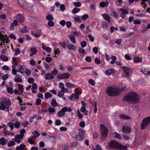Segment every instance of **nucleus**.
<instances>
[{"instance_id": "f257e3e1", "label": "nucleus", "mask_w": 150, "mask_h": 150, "mask_svg": "<svg viewBox=\"0 0 150 150\" xmlns=\"http://www.w3.org/2000/svg\"><path fill=\"white\" fill-rule=\"evenodd\" d=\"M125 86L121 88L116 86H109L107 87L106 92L109 96H115L120 94V92L125 89Z\"/></svg>"}, {"instance_id": "f03ea898", "label": "nucleus", "mask_w": 150, "mask_h": 150, "mask_svg": "<svg viewBox=\"0 0 150 150\" xmlns=\"http://www.w3.org/2000/svg\"><path fill=\"white\" fill-rule=\"evenodd\" d=\"M122 100L128 103L132 102L138 103L139 102V96L136 93H131L125 95L123 98Z\"/></svg>"}, {"instance_id": "7ed1b4c3", "label": "nucleus", "mask_w": 150, "mask_h": 150, "mask_svg": "<svg viewBox=\"0 0 150 150\" xmlns=\"http://www.w3.org/2000/svg\"><path fill=\"white\" fill-rule=\"evenodd\" d=\"M11 104V101L5 98L2 99L0 101V110H5L7 109L8 111H9L8 106Z\"/></svg>"}, {"instance_id": "20e7f679", "label": "nucleus", "mask_w": 150, "mask_h": 150, "mask_svg": "<svg viewBox=\"0 0 150 150\" xmlns=\"http://www.w3.org/2000/svg\"><path fill=\"white\" fill-rule=\"evenodd\" d=\"M108 146L112 149H126V146L120 144L116 141H112L108 144Z\"/></svg>"}, {"instance_id": "39448f33", "label": "nucleus", "mask_w": 150, "mask_h": 150, "mask_svg": "<svg viewBox=\"0 0 150 150\" xmlns=\"http://www.w3.org/2000/svg\"><path fill=\"white\" fill-rule=\"evenodd\" d=\"M25 132V130L24 129H21L20 132V134L15 135L14 139H13L12 140L13 141L14 140L15 142L17 143H20L21 142V140L23 138L24 136V134Z\"/></svg>"}, {"instance_id": "423d86ee", "label": "nucleus", "mask_w": 150, "mask_h": 150, "mask_svg": "<svg viewBox=\"0 0 150 150\" xmlns=\"http://www.w3.org/2000/svg\"><path fill=\"white\" fill-rule=\"evenodd\" d=\"M100 128L101 137L103 139H105L108 136V129L103 125H100Z\"/></svg>"}, {"instance_id": "0eeeda50", "label": "nucleus", "mask_w": 150, "mask_h": 150, "mask_svg": "<svg viewBox=\"0 0 150 150\" xmlns=\"http://www.w3.org/2000/svg\"><path fill=\"white\" fill-rule=\"evenodd\" d=\"M141 125L142 129L150 125V117H149L144 119L142 120Z\"/></svg>"}, {"instance_id": "6e6552de", "label": "nucleus", "mask_w": 150, "mask_h": 150, "mask_svg": "<svg viewBox=\"0 0 150 150\" xmlns=\"http://www.w3.org/2000/svg\"><path fill=\"white\" fill-rule=\"evenodd\" d=\"M121 68L122 70L125 73V76L126 77H129L131 75L132 72V69L130 67H122Z\"/></svg>"}, {"instance_id": "1a4fd4ad", "label": "nucleus", "mask_w": 150, "mask_h": 150, "mask_svg": "<svg viewBox=\"0 0 150 150\" xmlns=\"http://www.w3.org/2000/svg\"><path fill=\"white\" fill-rule=\"evenodd\" d=\"M6 36L0 34V45L2 46L5 45L8 42Z\"/></svg>"}, {"instance_id": "9d476101", "label": "nucleus", "mask_w": 150, "mask_h": 150, "mask_svg": "<svg viewBox=\"0 0 150 150\" xmlns=\"http://www.w3.org/2000/svg\"><path fill=\"white\" fill-rule=\"evenodd\" d=\"M18 3L21 7L24 9H27L28 4L25 0H18Z\"/></svg>"}, {"instance_id": "9b49d317", "label": "nucleus", "mask_w": 150, "mask_h": 150, "mask_svg": "<svg viewBox=\"0 0 150 150\" xmlns=\"http://www.w3.org/2000/svg\"><path fill=\"white\" fill-rule=\"evenodd\" d=\"M67 107L63 108L61 110L58 112L57 115L60 117L63 116L65 115V112L67 111Z\"/></svg>"}, {"instance_id": "f8f14e48", "label": "nucleus", "mask_w": 150, "mask_h": 150, "mask_svg": "<svg viewBox=\"0 0 150 150\" xmlns=\"http://www.w3.org/2000/svg\"><path fill=\"white\" fill-rule=\"evenodd\" d=\"M14 19H16L17 21H18L19 23H22L24 22V19L23 16L21 14H18L14 18Z\"/></svg>"}, {"instance_id": "ddd939ff", "label": "nucleus", "mask_w": 150, "mask_h": 150, "mask_svg": "<svg viewBox=\"0 0 150 150\" xmlns=\"http://www.w3.org/2000/svg\"><path fill=\"white\" fill-rule=\"evenodd\" d=\"M70 76V75L69 74L65 73L58 75L57 78L60 79H67L69 78Z\"/></svg>"}, {"instance_id": "4468645a", "label": "nucleus", "mask_w": 150, "mask_h": 150, "mask_svg": "<svg viewBox=\"0 0 150 150\" xmlns=\"http://www.w3.org/2000/svg\"><path fill=\"white\" fill-rule=\"evenodd\" d=\"M79 140H81L85 138L84 133L85 131L82 129H79Z\"/></svg>"}, {"instance_id": "2eb2a0df", "label": "nucleus", "mask_w": 150, "mask_h": 150, "mask_svg": "<svg viewBox=\"0 0 150 150\" xmlns=\"http://www.w3.org/2000/svg\"><path fill=\"white\" fill-rule=\"evenodd\" d=\"M122 131L124 133H129L131 132V129L127 126L124 125L122 127Z\"/></svg>"}, {"instance_id": "dca6fc26", "label": "nucleus", "mask_w": 150, "mask_h": 150, "mask_svg": "<svg viewBox=\"0 0 150 150\" xmlns=\"http://www.w3.org/2000/svg\"><path fill=\"white\" fill-rule=\"evenodd\" d=\"M26 69L25 66L23 65L22 66L19 65L18 66L17 68V71L18 72H20L21 74H22L24 72Z\"/></svg>"}, {"instance_id": "f3484780", "label": "nucleus", "mask_w": 150, "mask_h": 150, "mask_svg": "<svg viewBox=\"0 0 150 150\" xmlns=\"http://www.w3.org/2000/svg\"><path fill=\"white\" fill-rule=\"evenodd\" d=\"M18 22L16 20H15L13 23L11 25L10 28L11 30H13L14 28V27L17 25Z\"/></svg>"}, {"instance_id": "a211bd4d", "label": "nucleus", "mask_w": 150, "mask_h": 150, "mask_svg": "<svg viewBox=\"0 0 150 150\" xmlns=\"http://www.w3.org/2000/svg\"><path fill=\"white\" fill-rule=\"evenodd\" d=\"M111 15L114 17L117 18L119 17V14L116 12L112 9L110 10Z\"/></svg>"}, {"instance_id": "6ab92c4d", "label": "nucleus", "mask_w": 150, "mask_h": 150, "mask_svg": "<svg viewBox=\"0 0 150 150\" xmlns=\"http://www.w3.org/2000/svg\"><path fill=\"white\" fill-rule=\"evenodd\" d=\"M120 10L122 12L121 16L122 18H125L126 16L125 14H129L128 11L126 10L123 9L122 8H120Z\"/></svg>"}, {"instance_id": "aec40b11", "label": "nucleus", "mask_w": 150, "mask_h": 150, "mask_svg": "<svg viewBox=\"0 0 150 150\" xmlns=\"http://www.w3.org/2000/svg\"><path fill=\"white\" fill-rule=\"evenodd\" d=\"M45 79L47 80L52 79L54 76L52 74L48 73L45 74Z\"/></svg>"}, {"instance_id": "412c9836", "label": "nucleus", "mask_w": 150, "mask_h": 150, "mask_svg": "<svg viewBox=\"0 0 150 150\" xmlns=\"http://www.w3.org/2000/svg\"><path fill=\"white\" fill-rule=\"evenodd\" d=\"M115 73V70L114 69H109L106 71L105 74L107 76H109Z\"/></svg>"}, {"instance_id": "4be33fe9", "label": "nucleus", "mask_w": 150, "mask_h": 150, "mask_svg": "<svg viewBox=\"0 0 150 150\" xmlns=\"http://www.w3.org/2000/svg\"><path fill=\"white\" fill-rule=\"evenodd\" d=\"M21 76L19 74L16 75V78L14 79V81L16 82H21L22 81L21 79Z\"/></svg>"}, {"instance_id": "5701e85b", "label": "nucleus", "mask_w": 150, "mask_h": 150, "mask_svg": "<svg viewBox=\"0 0 150 150\" xmlns=\"http://www.w3.org/2000/svg\"><path fill=\"white\" fill-rule=\"evenodd\" d=\"M42 44L43 45L42 46V48L46 50L47 52L50 53L52 51V49L50 47L44 45L43 43H42Z\"/></svg>"}, {"instance_id": "b1692460", "label": "nucleus", "mask_w": 150, "mask_h": 150, "mask_svg": "<svg viewBox=\"0 0 150 150\" xmlns=\"http://www.w3.org/2000/svg\"><path fill=\"white\" fill-rule=\"evenodd\" d=\"M109 4V2L108 1H106L105 2H101L99 4L100 6L101 7H107Z\"/></svg>"}, {"instance_id": "393cba45", "label": "nucleus", "mask_w": 150, "mask_h": 150, "mask_svg": "<svg viewBox=\"0 0 150 150\" xmlns=\"http://www.w3.org/2000/svg\"><path fill=\"white\" fill-rule=\"evenodd\" d=\"M7 141L4 137L0 138V144L1 145L4 146L6 145Z\"/></svg>"}, {"instance_id": "a878e982", "label": "nucleus", "mask_w": 150, "mask_h": 150, "mask_svg": "<svg viewBox=\"0 0 150 150\" xmlns=\"http://www.w3.org/2000/svg\"><path fill=\"white\" fill-rule=\"evenodd\" d=\"M120 118L122 119V120H130L131 119V118L127 116H126V115L123 114H122L120 115H119Z\"/></svg>"}, {"instance_id": "bb28decb", "label": "nucleus", "mask_w": 150, "mask_h": 150, "mask_svg": "<svg viewBox=\"0 0 150 150\" xmlns=\"http://www.w3.org/2000/svg\"><path fill=\"white\" fill-rule=\"evenodd\" d=\"M102 16L105 21L108 22H110V17L109 15L106 14H103L102 15Z\"/></svg>"}, {"instance_id": "cd10ccee", "label": "nucleus", "mask_w": 150, "mask_h": 150, "mask_svg": "<svg viewBox=\"0 0 150 150\" xmlns=\"http://www.w3.org/2000/svg\"><path fill=\"white\" fill-rule=\"evenodd\" d=\"M67 47L69 50H75L76 49V47L74 45L71 44H69L67 45Z\"/></svg>"}, {"instance_id": "c85d7f7f", "label": "nucleus", "mask_w": 150, "mask_h": 150, "mask_svg": "<svg viewBox=\"0 0 150 150\" xmlns=\"http://www.w3.org/2000/svg\"><path fill=\"white\" fill-rule=\"evenodd\" d=\"M113 137L115 138H117L119 139H122L121 136L117 132H114L112 133Z\"/></svg>"}, {"instance_id": "c756f323", "label": "nucleus", "mask_w": 150, "mask_h": 150, "mask_svg": "<svg viewBox=\"0 0 150 150\" xmlns=\"http://www.w3.org/2000/svg\"><path fill=\"white\" fill-rule=\"evenodd\" d=\"M78 95H77L76 94H73L71 96L69 97V99L72 100H74L76 99H78L79 98Z\"/></svg>"}, {"instance_id": "7c9ffc66", "label": "nucleus", "mask_w": 150, "mask_h": 150, "mask_svg": "<svg viewBox=\"0 0 150 150\" xmlns=\"http://www.w3.org/2000/svg\"><path fill=\"white\" fill-rule=\"evenodd\" d=\"M142 58L137 56H135L134 58V62H139L142 61Z\"/></svg>"}, {"instance_id": "2f4dec72", "label": "nucleus", "mask_w": 150, "mask_h": 150, "mask_svg": "<svg viewBox=\"0 0 150 150\" xmlns=\"http://www.w3.org/2000/svg\"><path fill=\"white\" fill-rule=\"evenodd\" d=\"M80 111L81 112L84 113V114L86 115H87L88 111L86 110L85 107L82 106L80 109Z\"/></svg>"}, {"instance_id": "473e14b6", "label": "nucleus", "mask_w": 150, "mask_h": 150, "mask_svg": "<svg viewBox=\"0 0 150 150\" xmlns=\"http://www.w3.org/2000/svg\"><path fill=\"white\" fill-rule=\"evenodd\" d=\"M69 38L70 39L71 42L74 44H75L76 43L75 39L74 36L71 35H69Z\"/></svg>"}, {"instance_id": "72a5a7b5", "label": "nucleus", "mask_w": 150, "mask_h": 150, "mask_svg": "<svg viewBox=\"0 0 150 150\" xmlns=\"http://www.w3.org/2000/svg\"><path fill=\"white\" fill-rule=\"evenodd\" d=\"M102 28L103 29H105L108 28L107 23L105 22H103L102 24Z\"/></svg>"}, {"instance_id": "f704fd0d", "label": "nucleus", "mask_w": 150, "mask_h": 150, "mask_svg": "<svg viewBox=\"0 0 150 150\" xmlns=\"http://www.w3.org/2000/svg\"><path fill=\"white\" fill-rule=\"evenodd\" d=\"M66 86L69 88H71L72 87H75L77 86H75L74 84L73 83H70L69 82L66 83Z\"/></svg>"}, {"instance_id": "c9c22d12", "label": "nucleus", "mask_w": 150, "mask_h": 150, "mask_svg": "<svg viewBox=\"0 0 150 150\" xmlns=\"http://www.w3.org/2000/svg\"><path fill=\"white\" fill-rule=\"evenodd\" d=\"M0 58L3 61L6 62L8 60V58L5 55H1L0 56Z\"/></svg>"}, {"instance_id": "e433bc0d", "label": "nucleus", "mask_w": 150, "mask_h": 150, "mask_svg": "<svg viewBox=\"0 0 150 150\" xmlns=\"http://www.w3.org/2000/svg\"><path fill=\"white\" fill-rule=\"evenodd\" d=\"M8 86H6L7 91L9 93L12 94L13 93V90L12 88L9 87H7Z\"/></svg>"}, {"instance_id": "4c0bfd02", "label": "nucleus", "mask_w": 150, "mask_h": 150, "mask_svg": "<svg viewBox=\"0 0 150 150\" xmlns=\"http://www.w3.org/2000/svg\"><path fill=\"white\" fill-rule=\"evenodd\" d=\"M80 11L79 8L77 7L74 8L72 11V13L74 14H76V13L79 12Z\"/></svg>"}, {"instance_id": "58836bf2", "label": "nucleus", "mask_w": 150, "mask_h": 150, "mask_svg": "<svg viewBox=\"0 0 150 150\" xmlns=\"http://www.w3.org/2000/svg\"><path fill=\"white\" fill-rule=\"evenodd\" d=\"M18 89L21 92H23L24 89L23 86V85L20 84H18Z\"/></svg>"}, {"instance_id": "ea45409f", "label": "nucleus", "mask_w": 150, "mask_h": 150, "mask_svg": "<svg viewBox=\"0 0 150 150\" xmlns=\"http://www.w3.org/2000/svg\"><path fill=\"white\" fill-rule=\"evenodd\" d=\"M31 54H30V56H32L33 55L35 54L36 53L37 50L36 49L32 48L30 49Z\"/></svg>"}, {"instance_id": "a19ab883", "label": "nucleus", "mask_w": 150, "mask_h": 150, "mask_svg": "<svg viewBox=\"0 0 150 150\" xmlns=\"http://www.w3.org/2000/svg\"><path fill=\"white\" fill-rule=\"evenodd\" d=\"M52 95L49 92H46L45 93V98L46 99H48L50 97H52Z\"/></svg>"}, {"instance_id": "79ce46f5", "label": "nucleus", "mask_w": 150, "mask_h": 150, "mask_svg": "<svg viewBox=\"0 0 150 150\" xmlns=\"http://www.w3.org/2000/svg\"><path fill=\"white\" fill-rule=\"evenodd\" d=\"M51 104L52 105L53 107L57 106V103L55 99H53L52 100L51 102Z\"/></svg>"}, {"instance_id": "37998d69", "label": "nucleus", "mask_w": 150, "mask_h": 150, "mask_svg": "<svg viewBox=\"0 0 150 150\" xmlns=\"http://www.w3.org/2000/svg\"><path fill=\"white\" fill-rule=\"evenodd\" d=\"M74 21L78 23H80L81 22V19L80 16H78L76 17H75L74 18Z\"/></svg>"}, {"instance_id": "c03bdc74", "label": "nucleus", "mask_w": 150, "mask_h": 150, "mask_svg": "<svg viewBox=\"0 0 150 150\" xmlns=\"http://www.w3.org/2000/svg\"><path fill=\"white\" fill-rule=\"evenodd\" d=\"M29 31V29L26 27H24L21 30V32L23 33H25L28 32Z\"/></svg>"}, {"instance_id": "a18cd8bd", "label": "nucleus", "mask_w": 150, "mask_h": 150, "mask_svg": "<svg viewBox=\"0 0 150 150\" xmlns=\"http://www.w3.org/2000/svg\"><path fill=\"white\" fill-rule=\"evenodd\" d=\"M16 144L12 140L9 142L8 144V146L9 147L12 146Z\"/></svg>"}, {"instance_id": "49530a36", "label": "nucleus", "mask_w": 150, "mask_h": 150, "mask_svg": "<svg viewBox=\"0 0 150 150\" xmlns=\"http://www.w3.org/2000/svg\"><path fill=\"white\" fill-rule=\"evenodd\" d=\"M46 18L48 21H51L53 20L52 16L50 15H48L46 16Z\"/></svg>"}, {"instance_id": "de8ad7c7", "label": "nucleus", "mask_w": 150, "mask_h": 150, "mask_svg": "<svg viewBox=\"0 0 150 150\" xmlns=\"http://www.w3.org/2000/svg\"><path fill=\"white\" fill-rule=\"evenodd\" d=\"M87 45V43L85 41H83L81 42V45L82 47H85Z\"/></svg>"}, {"instance_id": "09e8293b", "label": "nucleus", "mask_w": 150, "mask_h": 150, "mask_svg": "<svg viewBox=\"0 0 150 150\" xmlns=\"http://www.w3.org/2000/svg\"><path fill=\"white\" fill-rule=\"evenodd\" d=\"M88 81L90 84L93 86H94L95 84V81L94 80H92V79H89L88 80Z\"/></svg>"}, {"instance_id": "8fccbe9b", "label": "nucleus", "mask_w": 150, "mask_h": 150, "mask_svg": "<svg viewBox=\"0 0 150 150\" xmlns=\"http://www.w3.org/2000/svg\"><path fill=\"white\" fill-rule=\"evenodd\" d=\"M20 125V123L18 121H16L14 123V126L16 128H18Z\"/></svg>"}, {"instance_id": "3c124183", "label": "nucleus", "mask_w": 150, "mask_h": 150, "mask_svg": "<svg viewBox=\"0 0 150 150\" xmlns=\"http://www.w3.org/2000/svg\"><path fill=\"white\" fill-rule=\"evenodd\" d=\"M74 6L79 7L81 6V4L80 2H74Z\"/></svg>"}, {"instance_id": "603ef678", "label": "nucleus", "mask_w": 150, "mask_h": 150, "mask_svg": "<svg viewBox=\"0 0 150 150\" xmlns=\"http://www.w3.org/2000/svg\"><path fill=\"white\" fill-rule=\"evenodd\" d=\"M17 99L18 100L19 103L20 105L24 104L23 103V101L22 99L20 97L18 96L17 98Z\"/></svg>"}, {"instance_id": "864d4df0", "label": "nucleus", "mask_w": 150, "mask_h": 150, "mask_svg": "<svg viewBox=\"0 0 150 150\" xmlns=\"http://www.w3.org/2000/svg\"><path fill=\"white\" fill-rule=\"evenodd\" d=\"M8 126L11 128V130H13L14 128V124L12 122L8 123Z\"/></svg>"}, {"instance_id": "5fc2aeb1", "label": "nucleus", "mask_w": 150, "mask_h": 150, "mask_svg": "<svg viewBox=\"0 0 150 150\" xmlns=\"http://www.w3.org/2000/svg\"><path fill=\"white\" fill-rule=\"evenodd\" d=\"M54 53L56 55H59L60 53V50L58 49H55L54 50Z\"/></svg>"}, {"instance_id": "6e6d98bb", "label": "nucleus", "mask_w": 150, "mask_h": 150, "mask_svg": "<svg viewBox=\"0 0 150 150\" xmlns=\"http://www.w3.org/2000/svg\"><path fill=\"white\" fill-rule=\"evenodd\" d=\"M78 144V142H74L72 143L70 145L71 147H74L76 146Z\"/></svg>"}, {"instance_id": "4d7b16f0", "label": "nucleus", "mask_w": 150, "mask_h": 150, "mask_svg": "<svg viewBox=\"0 0 150 150\" xmlns=\"http://www.w3.org/2000/svg\"><path fill=\"white\" fill-rule=\"evenodd\" d=\"M47 24L50 27H52L54 25V22L51 21H48L47 23Z\"/></svg>"}, {"instance_id": "13d9d810", "label": "nucleus", "mask_w": 150, "mask_h": 150, "mask_svg": "<svg viewBox=\"0 0 150 150\" xmlns=\"http://www.w3.org/2000/svg\"><path fill=\"white\" fill-rule=\"evenodd\" d=\"M20 52V50L18 48H17L15 50V55H17L19 54Z\"/></svg>"}, {"instance_id": "bf43d9fd", "label": "nucleus", "mask_w": 150, "mask_h": 150, "mask_svg": "<svg viewBox=\"0 0 150 150\" xmlns=\"http://www.w3.org/2000/svg\"><path fill=\"white\" fill-rule=\"evenodd\" d=\"M78 51L79 53L84 54L85 53V50L82 48H79L78 49Z\"/></svg>"}, {"instance_id": "052dcab7", "label": "nucleus", "mask_w": 150, "mask_h": 150, "mask_svg": "<svg viewBox=\"0 0 150 150\" xmlns=\"http://www.w3.org/2000/svg\"><path fill=\"white\" fill-rule=\"evenodd\" d=\"M25 38L24 37H22L19 38L18 39V41L19 42L21 43H23V41L25 40Z\"/></svg>"}, {"instance_id": "680f3d73", "label": "nucleus", "mask_w": 150, "mask_h": 150, "mask_svg": "<svg viewBox=\"0 0 150 150\" xmlns=\"http://www.w3.org/2000/svg\"><path fill=\"white\" fill-rule=\"evenodd\" d=\"M33 135L32 137L33 138H36L38 136V132L36 131H35L33 132Z\"/></svg>"}, {"instance_id": "e2e57ef3", "label": "nucleus", "mask_w": 150, "mask_h": 150, "mask_svg": "<svg viewBox=\"0 0 150 150\" xmlns=\"http://www.w3.org/2000/svg\"><path fill=\"white\" fill-rule=\"evenodd\" d=\"M2 69L3 70H7L9 69V67L6 65H4L2 67Z\"/></svg>"}, {"instance_id": "0e129e2a", "label": "nucleus", "mask_w": 150, "mask_h": 150, "mask_svg": "<svg viewBox=\"0 0 150 150\" xmlns=\"http://www.w3.org/2000/svg\"><path fill=\"white\" fill-rule=\"evenodd\" d=\"M61 124V122L60 120H57L55 122V124L56 125H60Z\"/></svg>"}, {"instance_id": "69168bd1", "label": "nucleus", "mask_w": 150, "mask_h": 150, "mask_svg": "<svg viewBox=\"0 0 150 150\" xmlns=\"http://www.w3.org/2000/svg\"><path fill=\"white\" fill-rule=\"evenodd\" d=\"M9 77V75L8 74H6L4 75L2 77V79L3 80L5 81Z\"/></svg>"}, {"instance_id": "338daca9", "label": "nucleus", "mask_w": 150, "mask_h": 150, "mask_svg": "<svg viewBox=\"0 0 150 150\" xmlns=\"http://www.w3.org/2000/svg\"><path fill=\"white\" fill-rule=\"evenodd\" d=\"M85 60L89 62H91V56H87L86 57Z\"/></svg>"}, {"instance_id": "774afa93", "label": "nucleus", "mask_w": 150, "mask_h": 150, "mask_svg": "<svg viewBox=\"0 0 150 150\" xmlns=\"http://www.w3.org/2000/svg\"><path fill=\"white\" fill-rule=\"evenodd\" d=\"M64 92L61 91H60L58 93V96L59 97H61L64 95Z\"/></svg>"}]
</instances>
